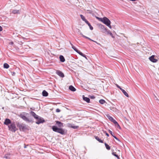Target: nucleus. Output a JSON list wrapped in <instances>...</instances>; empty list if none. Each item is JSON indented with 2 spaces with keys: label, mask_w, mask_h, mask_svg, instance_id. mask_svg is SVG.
Here are the masks:
<instances>
[{
  "label": "nucleus",
  "mask_w": 159,
  "mask_h": 159,
  "mask_svg": "<svg viewBox=\"0 0 159 159\" xmlns=\"http://www.w3.org/2000/svg\"><path fill=\"white\" fill-rule=\"evenodd\" d=\"M52 129L54 131L57 132L62 135L65 134L66 133V132L64 129L58 128L55 126H52Z\"/></svg>",
  "instance_id": "nucleus-1"
},
{
  "label": "nucleus",
  "mask_w": 159,
  "mask_h": 159,
  "mask_svg": "<svg viewBox=\"0 0 159 159\" xmlns=\"http://www.w3.org/2000/svg\"><path fill=\"white\" fill-rule=\"evenodd\" d=\"M102 21L101 22L105 24L107 26H108L110 29L111 28V26L110 25L111 21L108 18L106 17H104L102 18Z\"/></svg>",
  "instance_id": "nucleus-2"
},
{
  "label": "nucleus",
  "mask_w": 159,
  "mask_h": 159,
  "mask_svg": "<svg viewBox=\"0 0 159 159\" xmlns=\"http://www.w3.org/2000/svg\"><path fill=\"white\" fill-rule=\"evenodd\" d=\"M16 125L17 127H19L20 130L25 131L27 129L26 125L24 124L17 123Z\"/></svg>",
  "instance_id": "nucleus-3"
},
{
  "label": "nucleus",
  "mask_w": 159,
  "mask_h": 159,
  "mask_svg": "<svg viewBox=\"0 0 159 159\" xmlns=\"http://www.w3.org/2000/svg\"><path fill=\"white\" fill-rule=\"evenodd\" d=\"M8 127L9 129L12 132H15L17 130L14 123H11L10 125H8Z\"/></svg>",
  "instance_id": "nucleus-4"
},
{
  "label": "nucleus",
  "mask_w": 159,
  "mask_h": 159,
  "mask_svg": "<svg viewBox=\"0 0 159 159\" xmlns=\"http://www.w3.org/2000/svg\"><path fill=\"white\" fill-rule=\"evenodd\" d=\"M72 48L77 52L78 53H79L80 55L82 56V57H85L86 59H87V58L85 56V55L83 54L82 52L79 51L78 50L77 48H76V47L74 46L72 44H71Z\"/></svg>",
  "instance_id": "nucleus-5"
},
{
  "label": "nucleus",
  "mask_w": 159,
  "mask_h": 159,
  "mask_svg": "<svg viewBox=\"0 0 159 159\" xmlns=\"http://www.w3.org/2000/svg\"><path fill=\"white\" fill-rule=\"evenodd\" d=\"M36 119H37V121L36 122V123L38 124H39L41 123H43L44 121V120H43L42 119L41 117H39V116L38 117V118Z\"/></svg>",
  "instance_id": "nucleus-6"
},
{
  "label": "nucleus",
  "mask_w": 159,
  "mask_h": 159,
  "mask_svg": "<svg viewBox=\"0 0 159 159\" xmlns=\"http://www.w3.org/2000/svg\"><path fill=\"white\" fill-rule=\"evenodd\" d=\"M99 27L101 30L103 32H104L106 31H107V29L105 26L102 24L99 25Z\"/></svg>",
  "instance_id": "nucleus-7"
},
{
  "label": "nucleus",
  "mask_w": 159,
  "mask_h": 159,
  "mask_svg": "<svg viewBox=\"0 0 159 159\" xmlns=\"http://www.w3.org/2000/svg\"><path fill=\"white\" fill-rule=\"evenodd\" d=\"M155 56L153 55L151 56L149 58V60L153 62H156L158 61L157 60L155 59L154 58Z\"/></svg>",
  "instance_id": "nucleus-8"
},
{
  "label": "nucleus",
  "mask_w": 159,
  "mask_h": 159,
  "mask_svg": "<svg viewBox=\"0 0 159 159\" xmlns=\"http://www.w3.org/2000/svg\"><path fill=\"white\" fill-rule=\"evenodd\" d=\"M56 73L61 77L63 78L64 77V75L63 73L59 70H56Z\"/></svg>",
  "instance_id": "nucleus-9"
},
{
  "label": "nucleus",
  "mask_w": 159,
  "mask_h": 159,
  "mask_svg": "<svg viewBox=\"0 0 159 159\" xmlns=\"http://www.w3.org/2000/svg\"><path fill=\"white\" fill-rule=\"evenodd\" d=\"M78 30L79 32H80V35H82V37H84V38H85L88 39L89 40H91V41H92L93 42H94L96 43H98L96 41H94L93 40L91 39H90V38H89V37H86V36L84 35H83L82 34L81 32H80V30L78 29Z\"/></svg>",
  "instance_id": "nucleus-10"
},
{
  "label": "nucleus",
  "mask_w": 159,
  "mask_h": 159,
  "mask_svg": "<svg viewBox=\"0 0 159 159\" xmlns=\"http://www.w3.org/2000/svg\"><path fill=\"white\" fill-rule=\"evenodd\" d=\"M56 124L59 127H63V123L62 122L58 121H56Z\"/></svg>",
  "instance_id": "nucleus-11"
},
{
  "label": "nucleus",
  "mask_w": 159,
  "mask_h": 159,
  "mask_svg": "<svg viewBox=\"0 0 159 159\" xmlns=\"http://www.w3.org/2000/svg\"><path fill=\"white\" fill-rule=\"evenodd\" d=\"M111 122H113L115 124V126H116L117 128H119V129H120V126L115 120L113 119L112 120Z\"/></svg>",
  "instance_id": "nucleus-12"
},
{
  "label": "nucleus",
  "mask_w": 159,
  "mask_h": 159,
  "mask_svg": "<svg viewBox=\"0 0 159 159\" xmlns=\"http://www.w3.org/2000/svg\"><path fill=\"white\" fill-rule=\"evenodd\" d=\"M111 122H113L115 124V126H116L117 128H119V129H120V126L115 120L113 119L112 120Z\"/></svg>",
  "instance_id": "nucleus-13"
},
{
  "label": "nucleus",
  "mask_w": 159,
  "mask_h": 159,
  "mask_svg": "<svg viewBox=\"0 0 159 159\" xmlns=\"http://www.w3.org/2000/svg\"><path fill=\"white\" fill-rule=\"evenodd\" d=\"M30 114L35 118L37 119L38 118L39 116L37 115L34 112L31 111Z\"/></svg>",
  "instance_id": "nucleus-14"
},
{
  "label": "nucleus",
  "mask_w": 159,
  "mask_h": 159,
  "mask_svg": "<svg viewBox=\"0 0 159 159\" xmlns=\"http://www.w3.org/2000/svg\"><path fill=\"white\" fill-rule=\"evenodd\" d=\"M11 123V120L8 119H6L4 122V124L7 125H8Z\"/></svg>",
  "instance_id": "nucleus-15"
},
{
  "label": "nucleus",
  "mask_w": 159,
  "mask_h": 159,
  "mask_svg": "<svg viewBox=\"0 0 159 159\" xmlns=\"http://www.w3.org/2000/svg\"><path fill=\"white\" fill-rule=\"evenodd\" d=\"M20 117L23 119L24 120L26 121H29V119L25 116L21 115L20 116Z\"/></svg>",
  "instance_id": "nucleus-16"
},
{
  "label": "nucleus",
  "mask_w": 159,
  "mask_h": 159,
  "mask_svg": "<svg viewBox=\"0 0 159 159\" xmlns=\"http://www.w3.org/2000/svg\"><path fill=\"white\" fill-rule=\"evenodd\" d=\"M69 89L73 92H74L76 91V89L72 86L70 85L69 87Z\"/></svg>",
  "instance_id": "nucleus-17"
},
{
  "label": "nucleus",
  "mask_w": 159,
  "mask_h": 159,
  "mask_svg": "<svg viewBox=\"0 0 159 159\" xmlns=\"http://www.w3.org/2000/svg\"><path fill=\"white\" fill-rule=\"evenodd\" d=\"M83 99L84 101H85L87 102H89L90 100L89 98L87 97H84V96H83Z\"/></svg>",
  "instance_id": "nucleus-18"
},
{
  "label": "nucleus",
  "mask_w": 159,
  "mask_h": 159,
  "mask_svg": "<svg viewBox=\"0 0 159 159\" xmlns=\"http://www.w3.org/2000/svg\"><path fill=\"white\" fill-rule=\"evenodd\" d=\"M43 96L44 97H47L48 95V92L45 90H43L42 92Z\"/></svg>",
  "instance_id": "nucleus-19"
},
{
  "label": "nucleus",
  "mask_w": 159,
  "mask_h": 159,
  "mask_svg": "<svg viewBox=\"0 0 159 159\" xmlns=\"http://www.w3.org/2000/svg\"><path fill=\"white\" fill-rule=\"evenodd\" d=\"M81 19L84 21L85 23L88 22V20L85 18V17L82 15H80Z\"/></svg>",
  "instance_id": "nucleus-20"
},
{
  "label": "nucleus",
  "mask_w": 159,
  "mask_h": 159,
  "mask_svg": "<svg viewBox=\"0 0 159 159\" xmlns=\"http://www.w3.org/2000/svg\"><path fill=\"white\" fill-rule=\"evenodd\" d=\"M105 31L107 32V34L110 35L112 38H114L112 34L110 31V30H108L107 29V31Z\"/></svg>",
  "instance_id": "nucleus-21"
},
{
  "label": "nucleus",
  "mask_w": 159,
  "mask_h": 159,
  "mask_svg": "<svg viewBox=\"0 0 159 159\" xmlns=\"http://www.w3.org/2000/svg\"><path fill=\"white\" fill-rule=\"evenodd\" d=\"M60 60L61 62H64L65 61V59L63 56L60 55L59 57Z\"/></svg>",
  "instance_id": "nucleus-22"
},
{
  "label": "nucleus",
  "mask_w": 159,
  "mask_h": 159,
  "mask_svg": "<svg viewBox=\"0 0 159 159\" xmlns=\"http://www.w3.org/2000/svg\"><path fill=\"white\" fill-rule=\"evenodd\" d=\"M122 92H123V94L126 96L127 97H129V95L128 94V93L124 90L123 89L121 90Z\"/></svg>",
  "instance_id": "nucleus-23"
},
{
  "label": "nucleus",
  "mask_w": 159,
  "mask_h": 159,
  "mask_svg": "<svg viewBox=\"0 0 159 159\" xmlns=\"http://www.w3.org/2000/svg\"><path fill=\"white\" fill-rule=\"evenodd\" d=\"M95 139L97 140H98V142H99L100 143H103V141L102 140H101L98 137H97V136H96L95 137Z\"/></svg>",
  "instance_id": "nucleus-24"
},
{
  "label": "nucleus",
  "mask_w": 159,
  "mask_h": 159,
  "mask_svg": "<svg viewBox=\"0 0 159 159\" xmlns=\"http://www.w3.org/2000/svg\"><path fill=\"white\" fill-rule=\"evenodd\" d=\"M88 25V26H89V27L90 28V29L91 30H92L93 29V27L91 25V24L89 23V22H88H88H86V23Z\"/></svg>",
  "instance_id": "nucleus-25"
},
{
  "label": "nucleus",
  "mask_w": 159,
  "mask_h": 159,
  "mask_svg": "<svg viewBox=\"0 0 159 159\" xmlns=\"http://www.w3.org/2000/svg\"><path fill=\"white\" fill-rule=\"evenodd\" d=\"M3 66L4 68L7 69L9 68V66L8 64L7 63H5L3 65Z\"/></svg>",
  "instance_id": "nucleus-26"
},
{
  "label": "nucleus",
  "mask_w": 159,
  "mask_h": 159,
  "mask_svg": "<svg viewBox=\"0 0 159 159\" xmlns=\"http://www.w3.org/2000/svg\"><path fill=\"white\" fill-rule=\"evenodd\" d=\"M112 154L116 157L118 159H120V158L119 156L116 154V152H113L112 153Z\"/></svg>",
  "instance_id": "nucleus-27"
},
{
  "label": "nucleus",
  "mask_w": 159,
  "mask_h": 159,
  "mask_svg": "<svg viewBox=\"0 0 159 159\" xmlns=\"http://www.w3.org/2000/svg\"><path fill=\"white\" fill-rule=\"evenodd\" d=\"M13 14H17L19 13V11L17 10H14L12 11V12Z\"/></svg>",
  "instance_id": "nucleus-28"
},
{
  "label": "nucleus",
  "mask_w": 159,
  "mask_h": 159,
  "mask_svg": "<svg viewBox=\"0 0 159 159\" xmlns=\"http://www.w3.org/2000/svg\"><path fill=\"white\" fill-rule=\"evenodd\" d=\"M107 118L111 121L114 119L112 117L110 116L109 115H107Z\"/></svg>",
  "instance_id": "nucleus-29"
},
{
  "label": "nucleus",
  "mask_w": 159,
  "mask_h": 159,
  "mask_svg": "<svg viewBox=\"0 0 159 159\" xmlns=\"http://www.w3.org/2000/svg\"><path fill=\"white\" fill-rule=\"evenodd\" d=\"M105 145L106 149L108 150H109L110 149V146L107 144L106 143H105Z\"/></svg>",
  "instance_id": "nucleus-30"
},
{
  "label": "nucleus",
  "mask_w": 159,
  "mask_h": 159,
  "mask_svg": "<svg viewBox=\"0 0 159 159\" xmlns=\"http://www.w3.org/2000/svg\"><path fill=\"white\" fill-rule=\"evenodd\" d=\"M106 102L103 99H101L99 100V102L102 104H104Z\"/></svg>",
  "instance_id": "nucleus-31"
},
{
  "label": "nucleus",
  "mask_w": 159,
  "mask_h": 159,
  "mask_svg": "<svg viewBox=\"0 0 159 159\" xmlns=\"http://www.w3.org/2000/svg\"><path fill=\"white\" fill-rule=\"evenodd\" d=\"M96 18L99 21H102V18H99V17H96Z\"/></svg>",
  "instance_id": "nucleus-32"
},
{
  "label": "nucleus",
  "mask_w": 159,
  "mask_h": 159,
  "mask_svg": "<svg viewBox=\"0 0 159 159\" xmlns=\"http://www.w3.org/2000/svg\"><path fill=\"white\" fill-rule=\"evenodd\" d=\"M116 85L117 87L119 88L121 90H122L123 89L120 86H119V85H118L117 84H116Z\"/></svg>",
  "instance_id": "nucleus-33"
},
{
  "label": "nucleus",
  "mask_w": 159,
  "mask_h": 159,
  "mask_svg": "<svg viewBox=\"0 0 159 159\" xmlns=\"http://www.w3.org/2000/svg\"><path fill=\"white\" fill-rule=\"evenodd\" d=\"M109 132L111 135L112 136L114 135H113L112 132L110 130H109Z\"/></svg>",
  "instance_id": "nucleus-34"
},
{
  "label": "nucleus",
  "mask_w": 159,
  "mask_h": 159,
  "mask_svg": "<svg viewBox=\"0 0 159 159\" xmlns=\"http://www.w3.org/2000/svg\"><path fill=\"white\" fill-rule=\"evenodd\" d=\"M60 111H61L59 109H58V108L56 110V111L57 112H59Z\"/></svg>",
  "instance_id": "nucleus-35"
},
{
  "label": "nucleus",
  "mask_w": 159,
  "mask_h": 159,
  "mask_svg": "<svg viewBox=\"0 0 159 159\" xmlns=\"http://www.w3.org/2000/svg\"><path fill=\"white\" fill-rule=\"evenodd\" d=\"M16 73L14 72H11V74L13 76H14L15 75Z\"/></svg>",
  "instance_id": "nucleus-36"
},
{
  "label": "nucleus",
  "mask_w": 159,
  "mask_h": 159,
  "mask_svg": "<svg viewBox=\"0 0 159 159\" xmlns=\"http://www.w3.org/2000/svg\"><path fill=\"white\" fill-rule=\"evenodd\" d=\"M71 128H73L74 129H76L78 127L77 126H71Z\"/></svg>",
  "instance_id": "nucleus-37"
},
{
  "label": "nucleus",
  "mask_w": 159,
  "mask_h": 159,
  "mask_svg": "<svg viewBox=\"0 0 159 159\" xmlns=\"http://www.w3.org/2000/svg\"><path fill=\"white\" fill-rule=\"evenodd\" d=\"M112 136L113 137L117 140H118V141H120L119 139L116 137L114 135H113Z\"/></svg>",
  "instance_id": "nucleus-38"
},
{
  "label": "nucleus",
  "mask_w": 159,
  "mask_h": 159,
  "mask_svg": "<svg viewBox=\"0 0 159 159\" xmlns=\"http://www.w3.org/2000/svg\"><path fill=\"white\" fill-rule=\"evenodd\" d=\"M13 42H11L9 43V44L11 45H12L13 44Z\"/></svg>",
  "instance_id": "nucleus-39"
},
{
  "label": "nucleus",
  "mask_w": 159,
  "mask_h": 159,
  "mask_svg": "<svg viewBox=\"0 0 159 159\" xmlns=\"http://www.w3.org/2000/svg\"><path fill=\"white\" fill-rule=\"evenodd\" d=\"M87 11H88V12L89 13H92V11L90 10H87Z\"/></svg>",
  "instance_id": "nucleus-40"
},
{
  "label": "nucleus",
  "mask_w": 159,
  "mask_h": 159,
  "mask_svg": "<svg viewBox=\"0 0 159 159\" xmlns=\"http://www.w3.org/2000/svg\"><path fill=\"white\" fill-rule=\"evenodd\" d=\"M2 30V27L0 26V32Z\"/></svg>",
  "instance_id": "nucleus-41"
},
{
  "label": "nucleus",
  "mask_w": 159,
  "mask_h": 159,
  "mask_svg": "<svg viewBox=\"0 0 159 159\" xmlns=\"http://www.w3.org/2000/svg\"><path fill=\"white\" fill-rule=\"evenodd\" d=\"M4 157L6 159H7L8 158V157L6 156V155H5V156H4Z\"/></svg>",
  "instance_id": "nucleus-42"
},
{
  "label": "nucleus",
  "mask_w": 159,
  "mask_h": 159,
  "mask_svg": "<svg viewBox=\"0 0 159 159\" xmlns=\"http://www.w3.org/2000/svg\"><path fill=\"white\" fill-rule=\"evenodd\" d=\"M106 135L107 136H109V134L108 133H106Z\"/></svg>",
  "instance_id": "nucleus-43"
},
{
  "label": "nucleus",
  "mask_w": 159,
  "mask_h": 159,
  "mask_svg": "<svg viewBox=\"0 0 159 159\" xmlns=\"http://www.w3.org/2000/svg\"><path fill=\"white\" fill-rule=\"evenodd\" d=\"M91 98H95V97H94V96H92L91 97Z\"/></svg>",
  "instance_id": "nucleus-44"
},
{
  "label": "nucleus",
  "mask_w": 159,
  "mask_h": 159,
  "mask_svg": "<svg viewBox=\"0 0 159 159\" xmlns=\"http://www.w3.org/2000/svg\"><path fill=\"white\" fill-rule=\"evenodd\" d=\"M24 148H26V146H25V147H24Z\"/></svg>",
  "instance_id": "nucleus-45"
}]
</instances>
